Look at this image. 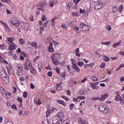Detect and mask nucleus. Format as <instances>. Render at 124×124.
I'll return each mask as SVG.
<instances>
[{
    "instance_id": "obj_23",
    "label": "nucleus",
    "mask_w": 124,
    "mask_h": 124,
    "mask_svg": "<svg viewBox=\"0 0 124 124\" xmlns=\"http://www.w3.org/2000/svg\"><path fill=\"white\" fill-rule=\"evenodd\" d=\"M16 74H17V75H18V76H21V75H22V74H23V70L20 71L19 70H17Z\"/></svg>"
},
{
    "instance_id": "obj_13",
    "label": "nucleus",
    "mask_w": 124,
    "mask_h": 124,
    "mask_svg": "<svg viewBox=\"0 0 124 124\" xmlns=\"http://www.w3.org/2000/svg\"><path fill=\"white\" fill-rule=\"evenodd\" d=\"M28 44L31 45V46H33V47H36L37 46V43L36 42H29Z\"/></svg>"
},
{
    "instance_id": "obj_2",
    "label": "nucleus",
    "mask_w": 124,
    "mask_h": 124,
    "mask_svg": "<svg viewBox=\"0 0 124 124\" xmlns=\"http://www.w3.org/2000/svg\"><path fill=\"white\" fill-rule=\"evenodd\" d=\"M98 109L100 112H102L103 114H107L109 113V108L106 105L102 104L99 106Z\"/></svg>"
},
{
    "instance_id": "obj_10",
    "label": "nucleus",
    "mask_w": 124,
    "mask_h": 124,
    "mask_svg": "<svg viewBox=\"0 0 124 124\" xmlns=\"http://www.w3.org/2000/svg\"><path fill=\"white\" fill-rule=\"evenodd\" d=\"M90 87L93 89V90H99V87L96 85L93 82H91L90 84Z\"/></svg>"
},
{
    "instance_id": "obj_7",
    "label": "nucleus",
    "mask_w": 124,
    "mask_h": 124,
    "mask_svg": "<svg viewBox=\"0 0 124 124\" xmlns=\"http://www.w3.org/2000/svg\"><path fill=\"white\" fill-rule=\"evenodd\" d=\"M104 4L102 3H98L96 4L94 6L95 10H99L103 7Z\"/></svg>"
},
{
    "instance_id": "obj_49",
    "label": "nucleus",
    "mask_w": 124,
    "mask_h": 124,
    "mask_svg": "<svg viewBox=\"0 0 124 124\" xmlns=\"http://www.w3.org/2000/svg\"><path fill=\"white\" fill-rule=\"evenodd\" d=\"M74 106H75V105L73 104H71L70 105V110H72V109H73V108L74 107Z\"/></svg>"
},
{
    "instance_id": "obj_59",
    "label": "nucleus",
    "mask_w": 124,
    "mask_h": 124,
    "mask_svg": "<svg viewBox=\"0 0 124 124\" xmlns=\"http://www.w3.org/2000/svg\"><path fill=\"white\" fill-rule=\"evenodd\" d=\"M30 87H31V89H33L35 88L34 85H33V83H31Z\"/></svg>"
},
{
    "instance_id": "obj_42",
    "label": "nucleus",
    "mask_w": 124,
    "mask_h": 124,
    "mask_svg": "<svg viewBox=\"0 0 124 124\" xmlns=\"http://www.w3.org/2000/svg\"><path fill=\"white\" fill-rule=\"evenodd\" d=\"M17 101L20 102V103H23V99L22 97H19L17 99Z\"/></svg>"
},
{
    "instance_id": "obj_51",
    "label": "nucleus",
    "mask_w": 124,
    "mask_h": 124,
    "mask_svg": "<svg viewBox=\"0 0 124 124\" xmlns=\"http://www.w3.org/2000/svg\"><path fill=\"white\" fill-rule=\"evenodd\" d=\"M85 12H86L85 10H83L82 9H79V13L80 14H83V13H85Z\"/></svg>"
},
{
    "instance_id": "obj_43",
    "label": "nucleus",
    "mask_w": 124,
    "mask_h": 124,
    "mask_svg": "<svg viewBox=\"0 0 124 124\" xmlns=\"http://www.w3.org/2000/svg\"><path fill=\"white\" fill-rule=\"evenodd\" d=\"M41 6L40 7H38V10H40L41 11H44V7H42L41 6Z\"/></svg>"
},
{
    "instance_id": "obj_61",
    "label": "nucleus",
    "mask_w": 124,
    "mask_h": 124,
    "mask_svg": "<svg viewBox=\"0 0 124 124\" xmlns=\"http://www.w3.org/2000/svg\"><path fill=\"white\" fill-rule=\"evenodd\" d=\"M56 19H57V17H55L54 18L52 19L50 21L52 22V23H54L55 22V21H56Z\"/></svg>"
},
{
    "instance_id": "obj_16",
    "label": "nucleus",
    "mask_w": 124,
    "mask_h": 124,
    "mask_svg": "<svg viewBox=\"0 0 124 124\" xmlns=\"http://www.w3.org/2000/svg\"><path fill=\"white\" fill-rule=\"evenodd\" d=\"M121 43H122V41H119L118 42L114 44L112 46L113 48H116V47L120 46V45H121Z\"/></svg>"
},
{
    "instance_id": "obj_24",
    "label": "nucleus",
    "mask_w": 124,
    "mask_h": 124,
    "mask_svg": "<svg viewBox=\"0 0 124 124\" xmlns=\"http://www.w3.org/2000/svg\"><path fill=\"white\" fill-rule=\"evenodd\" d=\"M7 69L8 73H9V74H10V73H11V71L12 70V67L10 66H8L7 67Z\"/></svg>"
},
{
    "instance_id": "obj_9",
    "label": "nucleus",
    "mask_w": 124,
    "mask_h": 124,
    "mask_svg": "<svg viewBox=\"0 0 124 124\" xmlns=\"http://www.w3.org/2000/svg\"><path fill=\"white\" fill-rule=\"evenodd\" d=\"M73 68L74 70H76L77 72H80V68L77 65V64H75V63L73 62Z\"/></svg>"
},
{
    "instance_id": "obj_52",
    "label": "nucleus",
    "mask_w": 124,
    "mask_h": 124,
    "mask_svg": "<svg viewBox=\"0 0 124 124\" xmlns=\"http://www.w3.org/2000/svg\"><path fill=\"white\" fill-rule=\"evenodd\" d=\"M13 89L14 90L13 91V93H16V92H17V89L16 88V87H13Z\"/></svg>"
},
{
    "instance_id": "obj_28",
    "label": "nucleus",
    "mask_w": 124,
    "mask_h": 124,
    "mask_svg": "<svg viewBox=\"0 0 124 124\" xmlns=\"http://www.w3.org/2000/svg\"><path fill=\"white\" fill-rule=\"evenodd\" d=\"M74 23V21H71L68 23V25H69V27H71V28H73V27H74V25H73Z\"/></svg>"
},
{
    "instance_id": "obj_8",
    "label": "nucleus",
    "mask_w": 124,
    "mask_h": 124,
    "mask_svg": "<svg viewBox=\"0 0 124 124\" xmlns=\"http://www.w3.org/2000/svg\"><path fill=\"white\" fill-rule=\"evenodd\" d=\"M78 124H88V123L85 121V120L82 119L81 117L78 118Z\"/></svg>"
},
{
    "instance_id": "obj_6",
    "label": "nucleus",
    "mask_w": 124,
    "mask_h": 124,
    "mask_svg": "<svg viewBox=\"0 0 124 124\" xmlns=\"http://www.w3.org/2000/svg\"><path fill=\"white\" fill-rule=\"evenodd\" d=\"M10 45L9 47V50L10 51H13V50H15L16 49V45L13 43V42H10Z\"/></svg>"
},
{
    "instance_id": "obj_45",
    "label": "nucleus",
    "mask_w": 124,
    "mask_h": 124,
    "mask_svg": "<svg viewBox=\"0 0 124 124\" xmlns=\"http://www.w3.org/2000/svg\"><path fill=\"white\" fill-rule=\"evenodd\" d=\"M8 41H9V42H12V41H14L15 39L14 38H12V37L8 38Z\"/></svg>"
},
{
    "instance_id": "obj_47",
    "label": "nucleus",
    "mask_w": 124,
    "mask_h": 124,
    "mask_svg": "<svg viewBox=\"0 0 124 124\" xmlns=\"http://www.w3.org/2000/svg\"><path fill=\"white\" fill-rule=\"evenodd\" d=\"M110 42H102V44H104V45H110Z\"/></svg>"
},
{
    "instance_id": "obj_19",
    "label": "nucleus",
    "mask_w": 124,
    "mask_h": 124,
    "mask_svg": "<svg viewBox=\"0 0 124 124\" xmlns=\"http://www.w3.org/2000/svg\"><path fill=\"white\" fill-rule=\"evenodd\" d=\"M55 3H57V2H55V0H52L49 1V5L50 7H53L54 6V4Z\"/></svg>"
},
{
    "instance_id": "obj_58",
    "label": "nucleus",
    "mask_w": 124,
    "mask_h": 124,
    "mask_svg": "<svg viewBox=\"0 0 124 124\" xmlns=\"http://www.w3.org/2000/svg\"><path fill=\"white\" fill-rule=\"evenodd\" d=\"M78 98H80L81 100L86 99V97H85V96H78Z\"/></svg>"
},
{
    "instance_id": "obj_54",
    "label": "nucleus",
    "mask_w": 124,
    "mask_h": 124,
    "mask_svg": "<svg viewBox=\"0 0 124 124\" xmlns=\"http://www.w3.org/2000/svg\"><path fill=\"white\" fill-rule=\"evenodd\" d=\"M49 49V52L50 53H53V51H54V48L53 47H48Z\"/></svg>"
},
{
    "instance_id": "obj_57",
    "label": "nucleus",
    "mask_w": 124,
    "mask_h": 124,
    "mask_svg": "<svg viewBox=\"0 0 124 124\" xmlns=\"http://www.w3.org/2000/svg\"><path fill=\"white\" fill-rule=\"evenodd\" d=\"M47 75L48 76H49V77H51L52 75V72H48L47 73Z\"/></svg>"
},
{
    "instance_id": "obj_27",
    "label": "nucleus",
    "mask_w": 124,
    "mask_h": 124,
    "mask_svg": "<svg viewBox=\"0 0 124 124\" xmlns=\"http://www.w3.org/2000/svg\"><path fill=\"white\" fill-rule=\"evenodd\" d=\"M50 114H51V111H50L49 110H47L46 112V118H48V117H49V116H50Z\"/></svg>"
},
{
    "instance_id": "obj_38",
    "label": "nucleus",
    "mask_w": 124,
    "mask_h": 124,
    "mask_svg": "<svg viewBox=\"0 0 124 124\" xmlns=\"http://www.w3.org/2000/svg\"><path fill=\"white\" fill-rule=\"evenodd\" d=\"M19 42L21 45H23V44H25V40L23 39H19Z\"/></svg>"
},
{
    "instance_id": "obj_62",
    "label": "nucleus",
    "mask_w": 124,
    "mask_h": 124,
    "mask_svg": "<svg viewBox=\"0 0 124 124\" xmlns=\"http://www.w3.org/2000/svg\"><path fill=\"white\" fill-rule=\"evenodd\" d=\"M95 54L96 55H97V56H98L99 57H101V55L98 53V51H95Z\"/></svg>"
},
{
    "instance_id": "obj_53",
    "label": "nucleus",
    "mask_w": 124,
    "mask_h": 124,
    "mask_svg": "<svg viewBox=\"0 0 124 124\" xmlns=\"http://www.w3.org/2000/svg\"><path fill=\"white\" fill-rule=\"evenodd\" d=\"M80 0H73V1L75 4H77L78 3H79V2L80 1Z\"/></svg>"
},
{
    "instance_id": "obj_5",
    "label": "nucleus",
    "mask_w": 124,
    "mask_h": 124,
    "mask_svg": "<svg viewBox=\"0 0 124 124\" xmlns=\"http://www.w3.org/2000/svg\"><path fill=\"white\" fill-rule=\"evenodd\" d=\"M116 93H117L118 94L116 95L115 100L116 101H120L121 104L123 105H124V102L123 101V98H122V96L120 95V94L119 93V92H116Z\"/></svg>"
},
{
    "instance_id": "obj_40",
    "label": "nucleus",
    "mask_w": 124,
    "mask_h": 124,
    "mask_svg": "<svg viewBox=\"0 0 124 124\" xmlns=\"http://www.w3.org/2000/svg\"><path fill=\"white\" fill-rule=\"evenodd\" d=\"M61 76L62 77V79L64 80L65 79V73H62L61 74Z\"/></svg>"
},
{
    "instance_id": "obj_41",
    "label": "nucleus",
    "mask_w": 124,
    "mask_h": 124,
    "mask_svg": "<svg viewBox=\"0 0 124 124\" xmlns=\"http://www.w3.org/2000/svg\"><path fill=\"white\" fill-rule=\"evenodd\" d=\"M23 97H24V98H27V97H28V92H24Z\"/></svg>"
},
{
    "instance_id": "obj_17",
    "label": "nucleus",
    "mask_w": 124,
    "mask_h": 124,
    "mask_svg": "<svg viewBox=\"0 0 124 124\" xmlns=\"http://www.w3.org/2000/svg\"><path fill=\"white\" fill-rule=\"evenodd\" d=\"M0 24H1V25H4V26H5L6 28V30H9V27H8V25L5 24V23L3 22V21L0 20Z\"/></svg>"
},
{
    "instance_id": "obj_36",
    "label": "nucleus",
    "mask_w": 124,
    "mask_h": 124,
    "mask_svg": "<svg viewBox=\"0 0 124 124\" xmlns=\"http://www.w3.org/2000/svg\"><path fill=\"white\" fill-rule=\"evenodd\" d=\"M47 20V18L46 17V16L45 15H43L42 16V22H44V21H46Z\"/></svg>"
},
{
    "instance_id": "obj_39",
    "label": "nucleus",
    "mask_w": 124,
    "mask_h": 124,
    "mask_svg": "<svg viewBox=\"0 0 124 124\" xmlns=\"http://www.w3.org/2000/svg\"><path fill=\"white\" fill-rule=\"evenodd\" d=\"M49 23L48 21H45L44 23L43 27L44 28H46L48 26V23Z\"/></svg>"
},
{
    "instance_id": "obj_32",
    "label": "nucleus",
    "mask_w": 124,
    "mask_h": 124,
    "mask_svg": "<svg viewBox=\"0 0 124 124\" xmlns=\"http://www.w3.org/2000/svg\"><path fill=\"white\" fill-rule=\"evenodd\" d=\"M123 9H124V6H123V5H121L119 7V12H120V13H122V11H123Z\"/></svg>"
},
{
    "instance_id": "obj_3",
    "label": "nucleus",
    "mask_w": 124,
    "mask_h": 124,
    "mask_svg": "<svg viewBox=\"0 0 124 124\" xmlns=\"http://www.w3.org/2000/svg\"><path fill=\"white\" fill-rule=\"evenodd\" d=\"M79 29L83 31H90V26L86 25L85 23H81L79 25Z\"/></svg>"
},
{
    "instance_id": "obj_33",
    "label": "nucleus",
    "mask_w": 124,
    "mask_h": 124,
    "mask_svg": "<svg viewBox=\"0 0 124 124\" xmlns=\"http://www.w3.org/2000/svg\"><path fill=\"white\" fill-rule=\"evenodd\" d=\"M105 58H104V60L105 62H109L110 61V58L109 57H107L106 56H103Z\"/></svg>"
},
{
    "instance_id": "obj_11",
    "label": "nucleus",
    "mask_w": 124,
    "mask_h": 124,
    "mask_svg": "<svg viewBox=\"0 0 124 124\" xmlns=\"http://www.w3.org/2000/svg\"><path fill=\"white\" fill-rule=\"evenodd\" d=\"M108 93H106L104 95H101V101H104L105 99L108 97Z\"/></svg>"
},
{
    "instance_id": "obj_56",
    "label": "nucleus",
    "mask_w": 124,
    "mask_h": 124,
    "mask_svg": "<svg viewBox=\"0 0 124 124\" xmlns=\"http://www.w3.org/2000/svg\"><path fill=\"white\" fill-rule=\"evenodd\" d=\"M107 29L108 30V31H111V26H110V25H108L107 26Z\"/></svg>"
},
{
    "instance_id": "obj_64",
    "label": "nucleus",
    "mask_w": 124,
    "mask_h": 124,
    "mask_svg": "<svg viewBox=\"0 0 124 124\" xmlns=\"http://www.w3.org/2000/svg\"><path fill=\"white\" fill-rule=\"evenodd\" d=\"M6 124H13V122L12 121H7Z\"/></svg>"
},
{
    "instance_id": "obj_46",
    "label": "nucleus",
    "mask_w": 124,
    "mask_h": 124,
    "mask_svg": "<svg viewBox=\"0 0 124 124\" xmlns=\"http://www.w3.org/2000/svg\"><path fill=\"white\" fill-rule=\"evenodd\" d=\"M38 67L39 68V71H41V69H42V64H39L38 65Z\"/></svg>"
},
{
    "instance_id": "obj_14",
    "label": "nucleus",
    "mask_w": 124,
    "mask_h": 124,
    "mask_svg": "<svg viewBox=\"0 0 124 124\" xmlns=\"http://www.w3.org/2000/svg\"><path fill=\"white\" fill-rule=\"evenodd\" d=\"M30 69V72L31 73H32L33 75H36V70L33 67H32Z\"/></svg>"
},
{
    "instance_id": "obj_20",
    "label": "nucleus",
    "mask_w": 124,
    "mask_h": 124,
    "mask_svg": "<svg viewBox=\"0 0 124 124\" xmlns=\"http://www.w3.org/2000/svg\"><path fill=\"white\" fill-rule=\"evenodd\" d=\"M72 15L74 17H78V16H79V13L75 12H73L72 13Z\"/></svg>"
},
{
    "instance_id": "obj_50",
    "label": "nucleus",
    "mask_w": 124,
    "mask_h": 124,
    "mask_svg": "<svg viewBox=\"0 0 124 124\" xmlns=\"http://www.w3.org/2000/svg\"><path fill=\"white\" fill-rule=\"evenodd\" d=\"M82 93L83 94V95H86L87 93H88V92L86 90H83L82 92Z\"/></svg>"
},
{
    "instance_id": "obj_22",
    "label": "nucleus",
    "mask_w": 124,
    "mask_h": 124,
    "mask_svg": "<svg viewBox=\"0 0 124 124\" xmlns=\"http://www.w3.org/2000/svg\"><path fill=\"white\" fill-rule=\"evenodd\" d=\"M35 103L37 104V105H40L41 104V102L40 101V100L39 99H38L37 100H34Z\"/></svg>"
},
{
    "instance_id": "obj_29",
    "label": "nucleus",
    "mask_w": 124,
    "mask_h": 124,
    "mask_svg": "<svg viewBox=\"0 0 124 124\" xmlns=\"http://www.w3.org/2000/svg\"><path fill=\"white\" fill-rule=\"evenodd\" d=\"M13 26H15L16 27H19L20 26V22L16 21L14 23Z\"/></svg>"
},
{
    "instance_id": "obj_26",
    "label": "nucleus",
    "mask_w": 124,
    "mask_h": 124,
    "mask_svg": "<svg viewBox=\"0 0 124 124\" xmlns=\"http://www.w3.org/2000/svg\"><path fill=\"white\" fill-rule=\"evenodd\" d=\"M16 67L17 68V70H20V71H22L23 70V68L22 67V66L21 65H17L16 66Z\"/></svg>"
},
{
    "instance_id": "obj_31",
    "label": "nucleus",
    "mask_w": 124,
    "mask_h": 124,
    "mask_svg": "<svg viewBox=\"0 0 124 124\" xmlns=\"http://www.w3.org/2000/svg\"><path fill=\"white\" fill-rule=\"evenodd\" d=\"M92 100H100L101 101V99L100 97H93Z\"/></svg>"
},
{
    "instance_id": "obj_35",
    "label": "nucleus",
    "mask_w": 124,
    "mask_h": 124,
    "mask_svg": "<svg viewBox=\"0 0 124 124\" xmlns=\"http://www.w3.org/2000/svg\"><path fill=\"white\" fill-rule=\"evenodd\" d=\"M91 80L93 82H96L97 81V78L95 77H93L91 78Z\"/></svg>"
},
{
    "instance_id": "obj_18",
    "label": "nucleus",
    "mask_w": 124,
    "mask_h": 124,
    "mask_svg": "<svg viewBox=\"0 0 124 124\" xmlns=\"http://www.w3.org/2000/svg\"><path fill=\"white\" fill-rule=\"evenodd\" d=\"M61 84H62V83H60L56 85V89L57 91H61L62 86H61Z\"/></svg>"
},
{
    "instance_id": "obj_1",
    "label": "nucleus",
    "mask_w": 124,
    "mask_h": 124,
    "mask_svg": "<svg viewBox=\"0 0 124 124\" xmlns=\"http://www.w3.org/2000/svg\"><path fill=\"white\" fill-rule=\"evenodd\" d=\"M61 58V54L59 53H55L52 55L51 57V61L55 65L60 64V61L59 59Z\"/></svg>"
},
{
    "instance_id": "obj_21",
    "label": "nucleus",
    "mask_w": 124,
    "mask_h": 124,
    "mask_svg": "<svg viewBox=\"0 0 124 124\" xmlns=\"http://www.w3.org/2000/svg\"><path fill=\"white\" fill-rule=\"evenodd\" d=\"M58 122V118H57V117H55L52 119V123L53 124H56Z\"/></svg>"
},
{
    "instance_id": "obj_25",
    "label": "nucleus",
    "mask_w": 124,
    "mask_h": 124,
    "mask_svg": "<svg viewBox=\"0 0 124 124\" xmlns=\"http://www.w3.org/2000/svg\"><path fill=\"white\" fill-rule=\"evenodd\" d=\"M78 66L82 67L84 65V62L79 61L78 62Z\"/></svg>"
},
{
    "instance_id": "obj_48",
    "label": "nucleus",
    "mask_w": 124,
    "mask_h": 124,
    "mask_svg": "<svg viewBox=\"0 0 124 124\" xmlns=\"http://www.w3.org/2000/svg\"><path fill=\"white\" fill-rule=\"evenodd\" d=\"M62 27L63 29H65V30H66V29H67V26H66V24L62 23Z\"/></svg>"
},
{
    "instance_id": "obj_55",
    "label": "nucleus",
    "mask_w": 124,
    "mask_h": 124,
    "mask_svg": "<svg viewBox=\"0 0 124 124\" xmlns=\"http://www.w3.org/2000/svg\"><path fill=\"white\" fill-rule=\"evenodd\" d=\"M62 97H63V99L66 100V101H68V100H69V99H68V97H67L65 96H62Z\"/></svg>"
},
{
    "instance_id": "obj_15",
    "label": "nucleus",
    "mask_w": 124,
    "mask_h": 124,
    "mask_svg": "<svg viewBox=\"0 0 124 124\" xmlns=\"http://www.w3.org/2000/svg\"><path fill=\"white\" fill-rule=\"evenodd\" d=\"M58 103L59 104H62L63 106H66V103L64 102L63 101H62L61 100H57Z\"/></svg>"
},
{
    "instance_id": "obj_4",
    "label": "nucleus",
    "mask_w": 124,
    "mask_h": 124,
    "mask_svg": "<svg viewBox=\"0 0 124 124\" xmlns=\"http://www.w3.org/2000/svg\"><path fill=\"white\" fill-rule=\"evenodd\" d=\"M32 67V66L31 65V62L30 60H27L24 64V69H26V70H30V69H31Z\"/></svg>"
},
{
    "instance_id": "obj_44",
    "label": "nucleus",
    "mask_w": 124,
    "mask_h": 124,
    "mask_svg": "<svg viewBox=\"0 0 124 124\" xmlns=\"http://www.w3.org/2000/svg\"><path fill=\"white\" fill-rule=\"evenodd\" d=\"M3 2H7L8 4H10L11 1L10 0H1Z\"/></svg>"
},
{
    "instance_id": "obj_63",
    "label": "nucleus",
    "mask_w": 124,
    "mask_h": 124,
    "mask_svg": "<svg viewBox=\"0 0 124 124\" xmlns=\"http://www.w3.org/2000/svg\"><path fill=\"white\" fill-rule=\"evenodd\" d=\"M104 66H105V63H102L101 64V65H100V68H103V67H104Z\"/></svg>"
},
{
    "instance_id": "obj_30",
    "label": "nucleus",
    "mask_w": 124,
    "mask_h": 124,
    "mask_svg": "<svg viewBox=\"0 0 124 124\" xmlns=\"http://www.w3.org/2000/svg\"><path fill=\"white\" fill-rule=\"evenodd\" d=\"M46 5V3L45 2H42L40 3V5H38V6H42L43 7H44Z\"/></svg>"
},
{
    "instance_id": "obj_34",
    "label": "nucleus",
    "mask_w": 124,
    "mask_h": 124,
    "mask_svg": "<svg viewBox=\"0 0 124 124\" xmlns=\"http://www.w3.org/2000/svg\"><path fill=\"white\" fill-rule=\"evenodd\" d=\"M112 10L113 12L116 13L117 11H118V7L117 6H114L112 8Z\"/></svg>"
},
{
    "instance_id": "obj_12",
    "label": "nucleus",
    "mask_w": 124,
    "mask_h": 124,
    "mask_svg": "<svg viewBox=\"0 0 124 124\" xmlns=\"http://www.w3.org/2000/svg\"><path fill=\"white\" fill-rule=\"evenodd\" d=\"M57 116L59 118H63L64 117V113L62 111H60L57 113Z\"/></svg>"
},
{
    "instance_id": "obj_60",
    "label": "nucleus",
    "mask_w": 124,
    "mask_h": 124,
    "mask_svg": "<svg viewBox=\"0 0 124 124\" xmlns=\"http://www.w3.org/2000/svg\"><path fill=\"white\" fill-rule=\"evenodd\" d=\"M87 80V79L86 78H84L81 81V83H85Z\"/></svg>"
},
{
    "instance_id": "obj_37",
    "label": "nucleus",
    "mask_w": 124,
    "mask_h": 124,
    "mask_svg": "<svg viewBox=\"0 0 124 124\" xmlns=\"http://www.w3.org/2000/svg\"><path fill=\"white\" fill-rule=\"evenodd\" d=\"M16 21L14 18H12L10 21V23L14 25V23H15V22H16Z\"/></svg>"
}]
</instances>
